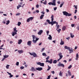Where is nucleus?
<instances>
[{
  "label": "nucleus",
  "instance_id": "13d9d810",
  "mask_svg": "<svg viewBox=\"0 0 79 79\" xmlns=\"http://www.w3.org/2000/svg\"><path fill=\"white\" fill-rule=\"evenodd\" d=\"M57 31L59 32H60V31H61V29H59V30H57Z\"/></svg>",
  "mask_w": 79,
  "mask_h": 79
},
{
  "label": "nucleus",
  "instance_id": "3c124183",
  "mask_svg": "<svg viewBox=\"0 0 79 79\" xmlns=\"http://www.w3.org/2000/svg\"><path fill=\"white\" fill-rule=\"evenodd\" d=\"M49 58H50V57L49 56H48L46 58V60H48V59H49Z\"/></svg>",
  "mask_w": 79,
  "mask_h": 79
},
{
  "label": "nucleus",
  "instance_id": "c03bdc74",
  "mask_svg": "<svg viewBox=\"0 0 79 79\" xmlns=\"http://www.w3.org/2000/svg\"><path fill=\"white\" fill-rule=\"evenodd\" d=\"M64 4V3H63L62 4H60V8H61V7H62V6H63V5Z\"/></svg>",
  "mask_w": 79,
  "mask_h": 79
},
{
  "label": "nucleus",
  "instance_id": "864d4df0",
  "mask_svg": "<svg viewBox=\"0 0 79 79\" xmlns=\"http://www.w3.org/2000/svg\"><path fill=\"white\" fill-rule=\"evenodd\" d=\"M57 9V7H55L54 8V11H56V10Z\"/></svg>",
  "mask_w": 79,
  "mask_h": 79
},
{
  "label": "nucleus",
  "instance_id": "6e6d98bb",
  "mask_svg": "<svg viewBox=\"0 0 79 79\" xmlns=\"http://www.w3.org/2000/svg\"><path fill=\"white\" fill-rule=\"evenodd\" d=\"M39 5L38 4L36 5V8H39Z\"/></svg>",
  "mask_w": 79,
  "mask_h": 79
},
{
  "label": "nucleus",
  "instance_id": "c85d7f7f",
  "mask_svg": "<svg viewBox=\"0 0 79 79\" xmlns=\"http://www.w3.org/2000/svg\"><path fill=\"white\" fill-rule=\"evenodd\" d=\"M56 63H57V60H54L53 61V63H54V64H56Z\"/></svg>",
  "mask_w": 79,
  "mask_h": 79
},
{
  "label": "nucleus",
  "instance_id": "bb28decb",
  "mask_svg": "<svg viewBox=\"0 0 79 79\" xmlns=\"http://www.w3.org/2000/svg\"><path fill=\"white\" fill-rule=\"evenodd\" d=\"M4 58L5 59V58H7L8 56H9V55H5L3 56Z\"/></svg>",
  "mask_w": 79,
  "mask_h": 79
},
{
  "label": "nucleus",
  "instance_id": "0eeeda50",
  "mask_svg": "<svg viewBox=\"0 0 79 79\" xmlns=\"http://www.w3.org/2000/svg\"><path fill=\"white\" fill-rule=\"evenodd\" d=\"M37 64L38 65H40V66H44V63H41L40 62H39L37 63Z\"/></svg>",
  "mask_w": 79,
  "mask_h": 79
},
{
  "label": "nucleus",
  "instance_id": "7ed1b4c3",
  "mask_svg": "<svg viewBox=\"0 0 79 79\" xmlns=\"http://www.w3.org/2000/svg\"><path fill=\"white\" fill-rule=\"evenodd\" d=\"M46 22H47V23H48L49 24H51L52 26H53V24H54V23H53L52 22H50V20L48 19L46 20Z\"/></svg>",
  "mask_w": 79,
  "mask_h": 79
},
{
  "label": "nucleus",
  "instance_id": "a211bd4d",
  "mask_svg": "<svg viewBox=\"0 0 79 79\" xmlns=\"http://www.w3.org/2000/svg\"><path fill=\"white\" fill-rule=\"evenodd\" d=\"M49 37L48 38V39L49 40H52V36L51 35H49Z\"/></svg>",
  "mask_w": 79,
  "mask_h": 79
},
{
  "label": "nucleus",
  "instance_id": "a18cd8bd",
  "mask_svg": "<svg viewBox=\"0 0 79 79\" xmlns=\"http://www.w3.org/2000/svg\"><path fill=\"white\" fill-rule=\"evenodd\" d=\"M20 69H23L24 68V67L23 66H21L20 67Z\"/></svg>",
  "mask_w": 79,
  "mask_h": 79
},
{
  "label": "nucleus",
  "instance_id": "aec40b11",
  "mask_svg": "<svg viewBox=\"0 0 79 79\" xmlns=\"http://www.w3.org/2000/svg\"><path fill=\"white\" fill-rule=\"evenodd\" d=\"M18 52H19V53H20V54H21V53H23V52H24L22 50H19L18 51Z\"/></svg>",
  "mask_w": 79,
  "mask_h": 79
},
{
  "label": "nucleus",
  "instance_id": "423d86ee",
  "mask_svg": "<svg viewBox=\"0 0 79 79\" xmlns=\"http://www.w3.org/2000/svg\"><path fill=\"white\" fill-rule=\"evenodd\" d=\"M46 63H49L50 64H52L53 63V60L51 59L50 60V61L48 60H47L46 61Z\"/></svg>",
  "mask_w": 79,
  "mask_h": 79
},
{
  "label": "nucleus",
  "instance_id": "b1692460",
  "mask_svg": "<svg viewBox=\"0 0 79 79\" xmlns=\"http://www.w3.org/2000/svg\"><path fill=\"white\" fill-rule=\"evenodd\" d=\"M53 17H54V15H52L51 17V21L52 22L53 21Z\"/></svg>",
  "mask_w": 79,
  "mask_h": 79
},
{
  "label": "nucleus",
  "instance_id": "69168bd1",
  "mask_svg": "<svg viewBox=\"0 0 79 79\" xmlns=\"http://www.w3.org/2000/svg\"><path fill=\"white\" fill-rule=\"evenodd\" d=\"M74 18L75 19H76V18H77V17H76V16H74Z\"/></svg>",
  "mask_w": 79,
  "mask_h": 79
},
{
  "label": "nucleus",
  "instance_id": "58836bf2",
  "mask_svg": "<svg viewBox=\"0 0 79 79\" xmlns=\"http://www.w3.org/2000/svg\"><path fill=\"white\" fill-rule=\"evenodd\" d=\"M9 66H10L9 65H7L6 66V68H7V69H8V68H9Z\"/></svg>",
  "mask_w": 79,
  "mask_h": 79
},
{
  "label": "nucleus",
  "instance_id": "c9c22d12",
  "mask_svg": "<svg viewBox=\"0 0 79 79\" xmlns=\"http://www.w3.org/2000/svg\"><path fill=\"white\" fill-rule=\"evenodd\" d=\"M71 15H72V14H69V13H68V14H67V16H71Z\"/></svg>",
  "mask_w": 79,
  "mask_h": 79
},
{
  "label": "nucleus",
  "instance_id": "a878e982",
  "mask_svg": "<svg viewBox=\"0 0 79 79\" xmlns=\"http://www.w3.org/2000/svg\"><path fill=\"white\" fill-rule=\"evenodd\" d=\"M44 16V15H41L40 16V19H43V17Z\"/></svg>",
  "mask_w": 79,
  "mask_h": 79
},
{
  "label": "nucleus",
  "instance_id": "39448f33",
  "mask_svg": "<svg viewBox=\"0 0 79 79\" xmlns=\"http://www.w3.org/2000/svg\"><path fill=\"white\" fill-rule=\"evenodd\" d=\"M30 54L31 55H32L34 57H37V54L35 53V52L32 53H30Z\"/></svg>",
  "mask_w": 79,
  "mask_h": 79
},
{
  "label": "nucleus",
  "instance_id": "e433bc0d",
  "mask_svg": "<svg viewBox=\"0 0 79 79\" xmlns=\"http://www.w3.org/2000/svg\"><path fill=\"white\" fill-rule=\"evenodd\" d=\"M21 6L19 4V6H17V9H19V8H20V7H21Z\"/></svg>",
  "mask_w": 79,
  "mask_h": 79
},
{
  "label": "nucleus",
  "instance_id": "7c9ffc66",
  "mask_svg": "<svg viewBox=\"0 0 79 79\" xmlns=\"http://www.w3.org/2000/svg\"><path fill=\"white\" fill-rule=\"evenodd\" d=\"M42 55L44 56H47V55L45 53H43Z\"/></svg>",
  "mask_w": 79,
  "mask_h": 79
},
{
  "label": "nucleus",
  "instance_id": "f3484780",
  "mask_svg": "<svg viewBox=\"0 0 79 79\" xmlns=\"http://www.w3.org/2000/svg\"><path fill=\"white\" fill-rule=\"evenodd\" d=\"M22 42H23V41L22 40H18V44H21Z\"/></svg>",
  "mask_w": 79,
  "mask_h": 79
},
{
  "label": "nucleus",
  "instance_id": "4c0bfd02",
  "mask_svg": "<svg viewBox=\"0 0 79 79\" xmlns=\"http://www.w3.org/2000/svg\"><path fill=\"white\" fill-rule=\"evenodd\" d=\"M59 56H62V53L61 52H60L58 54Z\"/></svg>",
  "mask_w": 79,
  "mask_h": 79
},
{
  "label": "nucleus",
  "instance_id": "4468645a",
  "mask_svg": "<svg viewBox=\"0 0 79 79\" xmlns=\"http://www.w3.org/2000/svg\"><path fill=\"white\" fill-rule=\"evenodd\" d=\"M69 51H70L69 53H73V48H71L69 49Z\"/></svg>",
  "mask_w": 79,
  "mask_h": 79
},
{
  "label": "nucleus",
  "instance_id": "bf43d9fd",
  "mask_svg": "<svg viewBox=\"0 0 79 79\" xmlns=\"http://www.w3.org/2000/svg\"><path fill=\"white\" fill-rule=\"evenodd\" d=\"M77 29L78 31H79V26L77 27Z\"/></svg>",
  "mask_w": 79,
  "mask_h": 79
},
{
  "label": "nucleus",
  "instance_id": "2f4dec72",
  "mask_svg": "<svg viewBox=\"0 0 79 79\" xmlns=\"http://www.w3.org/2000/svg\"><path fill=\"white\" fill-rule=\"evenodd\" d=\"M48 68L47 70V71H49V70L51 69V67L49 66V65H48Z\"/></svg>",
  "mask_w": 79,
  "mask_h": 79
},
{
  "label": "nucleus",
  "instance_id": "412c9836",
  "mask_svg": "<svg viewBox=\"0 0 79 79\" xmlns=\"http://www.w3.org/2000/svg\"><path fill=\"white\" fill-rule=\"evenodd\" d=\"M63 75V73L61 72V71H60L59 73V75L60 76H62V75Z\"/></svg>",
  "mask_w": 79,
  "mask_h": 79
},
{
  "label": "nucleus",
  "instance_id": "f257e3e1",
  "mask_svg": "<svg viewBox=\"0 0 79 79\" xmlns=\"http://www.w3.org/2000/svg\"><path fill=\"white\" fill-rule=\"evenodd\" d=\"M32 37H33V40L32 42L34 43V44H35L37 42V40H39V38H37V37L35 36V35H32Z\"/></svg>",
  "mask_w": 79,
  "mask_h": 79
},
{
  "label": "nucleus",
  "instance_id": "c756f323",
  "mask_svg": "<svg viewBox=\"0 0 79 79\" xmlns=\"http://www.w3.org/2000/svg\"><path fill=\"white\" fill-rule=\"evenodd\" d=\"M70 35H71V37L72 38H73L74 37V35H73V34L72 33H70Z\"/></svg>",
  "mask_w": 79,
  "mask_h": 79
},
{
  "label": "nucleus",
  "instance_id": "de8ad7c7",
  "mask_svg": "<svg viewBox=\"0 0 79 79\" xmlns=\"http://www.w3.org/2000/svg\"><path fill=\"white\" fill-rule=\"evenodd\" d=\"M60 60L61 59H62V58H63V55L62 56H60Z\"/></svg>",
  "mask_w": 79,
  "mask_h": 79
},
{
  "label": "nucleus",
  "instance_id": "4be33fe9",
  "mask_svg": "<svg viewBox=\"0 0 79 79\" xmlns=\"http://www.w3.org/2000/svg\"><path fill=\"white\" fill-rule=\"evenodd\" d=\"M66 27L65 26H64L62 27V30H63V31H65V30H66Z\"/></svg>",
  "mask_w": 79,
  "mask_h": 79
},
{
  "label": "nucleus",
  "instance_id": "ddd939ff",
  "mask_svg": "<svg viewBox=\"0 0 79 79\" xmlns=\"http://www.w3.org/2000/svg\"><path fill=\"white\" fill-rule=\"evenodd\" d=\"M7 73H8V74H9V75H10V76H9V77H13V75H11V74L10 73L8 72H7Z\"/></svg>",
  "mask_w": 79,
  "mask_h": 79
},
{
  "label": "nucleus",
  "instance_id": "1a4fd4ad",
  "mask_svg": "<svg viewBox=\"0 0 79 79\" xmlns=\"http://www.w3.org/2000/svg\"><path fill=\"white\" fill-rule=\"evenodd\" d=\"M36 69L37 71H41V70H42V69H43L42 67H38V68H36Z\"/></svg>",
  "mask_w": 79,
  "mask_h": 79
},
{
  "label": "nucleus",
  "instance_id": "09e8293b",
  "mask_svg": "<svg viewBox=\"0 0 79 79\" xmlns=\"http://www.w3.org/2000/svg\"><path fill=\"white\" fill-rule=\"evenodd\" d=\"M77 9H76L75 10V12H74V13L75 14H76V13H77Z\"/></svg>",
  "mask_w": 79,
  "mask_h": 79
},
{
  "label": "nucleus",
  "instance_id": "8fccbe9b",
  "mask_svg": "<svg viewBox=\"0 0 79 79\" xmlns=\"http://www.w3.org/2000/svg\"><path fill=\"white\" fill-rule=\"evenodd\" d=\"M42 50L41 51V52H44V50H45V48H43L41 49Z\"/></svg>",
  "mask_w": 79,
  "mask_h": 79
},
{
  "label": "nucleus",
  "instance_id": "2eb2a0df",
  "mask_svg": "<svg viewBox=\"0 0 79 79\" xmlns=\"http://www.w3.org/2000/svg\"><path fill=\"white\" fill-rule=\"evenodd\" d=\"M64 48H65V49H67V50H69L70 48H71L68 47V46H67L66 45H65L64 46Z\"/></svg>",
  "mask_w": 79,
  "mask_h": 79
},
{
  "label": "nucleus",
  "instance_id": "9d476101",
  "mask_svg": "<svg viewBox=\"0 0 79 79\" xmlns=\"http://www.w3.org/2000/svg\"><path fill=\"white\" fill-rule=\"evenodd\" d=\"M63 13L64 15H65L66 16H68V12L65 11H63Z\"/></svg>",
  "mask_w": 79,
  "mask_h": 79
},
{
  "label": "nucleus",
  "instance_id": "f8f14e48",
  "mask_svg": "<svg viewBox=\"0 0 79 79\" xmlns=\"http://www.w3.org/2000/svg\"><path fill=\"white\" fill-rule=\"evenodd\" d=\"M42 33H43V30H41L38 32V35H41Z\"/></svg>",
  "mask_w": 79,
  "mask_h": 79
},
{
  "label": "nucleus",
  "instance_id": "603ef678",
  "mask_svg": "<svg viewBox=\"0 0 79 79\" xmlns=\"http://www.w3.org/2000/svg\"><path fill=\"white\" fill-rule=\"evenodd\" d=\"M74 26H75V24H71V26L72 27H74Z\"/></svg>",
  "mask_w": 79,
  "mask_h": 79
},
{
  "label": "nucleus",
  "instance_id": "72a5a7b5",
  "mask_svg": "<svg viewBox=\"0 0 79 79\" xmlns=\"http://www.w3.org/2000/svg\"><path fill=\"white\" fill-rule=\"evenodd\" d=\"M73 7H75V9H76V10H77V6L74 5L73 6Z\"/></svg>",
  "mask_w": 79,
  "mask_h": 79
},
{
  "label": "nucleus",
  "instance_id": "49530a36",
  "mask_svg": "<svg viewBox=\"0 0 79 79\" xmlns=\"http://www.w3.org/2000/svg\"><path fill=\"white\" fill-rule=\"evenodd\" d=\"M19 62H17L16 63V66H19Z\"/></svg>",
  "mask_w": 79,
  "mask_h": 79
},
{
  "label": "nucleus",
  "instance_id": "20e7f679",
  "mask_svg": "<svg viewBox=\"0 0 79 79\" xmlns=\"http://www.w3.org/2000/svg\"><path fill=\"white\" fill-rule=\"evenodd\" d=\"M33 19V17H31L27 19V23H29V22H30V21H32V19Z\"/></svg>",
  "mask_w": 79,
  "mask_h": 79
},
{
  "label": "nucleus",
  "instance_id": "774afa93",
  "mask_svg": "<svg viewBox=\"0 0 79 79\" xmlns=\"http://www.w3.org/2000/svg\"><path fill=\"white\" fill-rule=\"evenodd\" d=\"M60 27V25H58L57 26V29H58Z\"/></svg>",
  "mask_w": 79,
  "mask_h": 79
},
{
  "label": "nucleus",
  "instance_id": "6e6552de",
  "mask_svg": "<svg viewBox=\"0 0 79 79\" xmlns=\"http://www.w3.org/2000/svg\"><path fill=\"white\" fill-rule=\"evenodd\" d=\"M58 66H62L64 68V65L63 64H61V62H59V64H58Z\"/></svg>",
  "mask_w": 79,
  "mask_h": 79
},
{
  "label": "nucleus",
  "instance_id": "f03ea898",
  "mask_svg": "<svg viewBox=\"0 0 79 79\" xmlns=\"http://www.w3.org/2000/svg\"><path fill=\"white\" fill-rule=\"evenodd\" d=\"M53 2H49L48 3V5H53V6H55L56 5V3L55 2H56V0H53Z\"/></svg>",
  "mask_w": 79,
  "mask_h": 79
},
{
  "label": "nucleus",
  "instance_id": "5fc2aeb1",
  "mask_svg": "<svg viewBox=\"0 0 79 79\" xmlns=\"http://www.w3.org/2000/svg\"><path fill=\"white\" fill-rule=\"evenodd\" d=\"M51 73L53 74H55V71H51Z\"/></svg>",
  "mask_w": 79,
  "mask_h": 79
},
{
  "label": "nucleus",
  "instance_id": "a19ab883",
  "mask_svg": "<svg viewBox=\"0 0 79 79\" xmlns=\"http://www.w3.org/2000/svg\"><path fill=\"white\" fill-rule=\"evenodd\" d=\"M12 34L13 36H15V32L14 31H13L12 33Z\"/></svg>",
  "mask_w": 79,
  "mask_h": 79
},
{
  "label": "nucleus",
  "instance_id": "e2e57ef3",
  "mask_svg": "<svg viewBox=\"0 0 79 79\" xmlns=\"http://www.w3.org/2000/svg\"><path fill=\"white\" fill-rule=\"evenodd\" d=\"M33 14H35V13H36V11H34L33 12Z\"/></svg>",
  "mask_w": 79,
  "mask_h": 79
},
{
  "label": "nucleus",
  "instance_id": "4d7b16f0",
  "mask_svg": "<svg viewBox=\"0 0 79 79\" xmlns=\"http://www.w3.org/2000/svg\"><path fill=\"white\" fill-rule=\"evenodd\" d=\"M49 31H47V35H48V34H49Z\"/></svg>",
  "mask_w": 79,
  "mask_h": 79
},
{
  "label": "nucleus",
  "instance_id": "393cba45",
  "mask_svg": "<svg viewBox=\"0 0 79 79\" xmlns=\"http://www.w3.org/2000/svg\"><path fill=\"white\" fill-rule=\"evenodd\" d=\"M31 71H35V69H34V67H32L31 69Z\"/></svg>",
  "mask_w": 79,
  "mask_h": 79
},
{
  "label": "nucleus",
  "instance_id": "37998d69",
  "mask_svg": "<svg viewBox=\"0 0 79 79\" xmlns=\"http://www.w3.org/2000/svg\"><path fill=\"white\" fill-rule=\"evenodd\" d=\"M9 23H10V21L9 20H8L7 21V23H6V25H8V24H9Z\"/></svg>",
  "mask_w": 79,
  "mask_h": 79
},
{
  "label": "nucleus",
  "instance_id": "cd10ccee",
  "mask_svg": "<svg viewBox=\"0 0 79 79\" xmlns=\"http://www.w3.org/2000/svg\"><path fill=\"white\" fill-rule=\"evenodd\" d=\"M16 29H17V28H16V27L14 28V32H18V30H17Z\"/></svg>",
  "mask_w": 79,
  "mask_h": 79
},
{
  "label": "nucleus",
  "instance_id": "5701e85b",
  "mask_svg": "<svg viewBox=\"0 0 79 79\" xmlns=\"http://www.w3.org/2000/svg\"><path fill=\"white\" fill-rule=\"evenodd\" d=\"M68 74L69 76H71V72H70V71L69 70L68 71Z\"/></svg>",
  "mask_w": 79,
  "mask_h": 79
},
{
  "label": "nucleus",
  "instance_id": "473e14b6",
  "mask_svg": "<svg viewBox=\"0 0 79 79\" xmlns=\"http://www.w3.org/2000/svg\"><path fill=\"white\" fill-rule=\"evenodd\" d=\"M21 22H18L17 25H18V26H20V25H21Z\"/></svg>",
  "mask_w": 79,
  "mask_h": 79
},
{
  "label": "nucleus",
  "instance_id": "338daca9",
  "mask_svg": "<svg viewBox=\"0 0 79 79\" xmlns=\"http://www.w3.org/2000/svg\"><path fill=\"white\" fill-rule=\"evenodd\" d=\"M69 39H70V37H68V38H66V39H67V40H69Z\"/></svg>",
  "mask_w": 79,
  "mask_h": 79
},
{
  "label": "nucleus",
  "instance_id": "9b49d317",
  "mask_svg": "<svg viewBox=\"0 0 79 79\" xmlns=\"http://www.w3.org/2000/svg\"><path fill=\"white\" fill-rule=\"evenodd\" d=\"M64 42L63 41V40H62V39H61L60 40V44L61 45H64Z\"/></svg>",
  "mask_w": 79,
  "mask_h": 79
},
{
  "label": "nucleus",
  "instance_id": "680f3d73",
  "mask_svg": "<svg viewBox=\"0 0 79 79\" xmlns=\"http://www.w3.org/2000/svg\"><path fill=\"white\" fill-rule=\"evenodd\" d=\"M52 23H53L54 24H56V21H53Z\"/></svg>",
  "mask_w": 79,
  "mask_h": 79
},
{
  "label": "nucleus",
  "instance_id": "dca6fc26",
  "mask_svg": "<svg viewBox=\"0 0 79 79\" xmlns=\"http://www.w3.org/2000/svg\"><path fill=\"white\" fill-rule=\"evenodd\" d=\"M78 58H79V54L78 53H77L76 55V60H78Z\"/></svg>",
  "mask_w": 79,
  "mask_h": 79
},
{
  "label": "nucleus",
  "instance_id": "79ce46f5",
  "mask_svg": "<svg viewBox=\"0 0 79 79\" xmlns=\"http://www.w3.org/2000/svg\"><path fill=\"white\" fill-rule=\"evenodd\" d=\"M50 77H51V75H49L48 76V78H47V79H50Z\"/></svg>",
  "mask_w": 79,
  "mask_h": 79
},
{
  "label": "nucleus",
  "instance_id": "0e129e2a",
  "mask_svg": "<svg viewBox=\"0 0 79 79\" xmlns=\"http://www.w3.org/2000/svg\"><path fill=\"white\" fill-rule=\"evenodd\" d=\"M16 16H18V15H20V14L19 13H18L16 14Z\"/></svg>",
  "mask_w": 79,
  "mask_h": 79
},
{
  "label": "nucleus",
  "instance_id": "ea45409f",
  "mask_svg": "<svg viewBox=\"0 0 79 79\" xmlns=\"http://www.w3.org/2000/svg\"><path fill=\"white\" fill-rule=\"evenodd\" d=\"M72 68V65H70L68 67V69H71Z\"/></svg>",
  "mask_w": 79,
  "mask_h": 79
},
{
  "label": "nucleus",
  "instance_id": "f704fd0d",
  "mask_svg": "<svg viewBox=\"0 0 79 79\" xmlns=\"http://www.w3.org/2000/svg\"><path fill=\"white\" fill-rule=\"evenodd\" d=\"M47 3V0H45V2H43V3L44 4V5H46Z\"/></svg>",
  "mask_w": 79,
  "mask_h": 79
},
{
  "label": "nucleus",
  "instance_id": "6ab92c4d",
  "mask_svg": "<svg viewBox=\"0 0 79 79\" xmlns=\"http://www.w3.org/2000/svg\"><path fill=\"white\" fill-rule=\"evenodd\" d=\"M27 44L28 45H31V42L30 41H28L27 43Z\"/></svg>",
  "mask_w": 79,
  "mask_h": 79
},
{
  "label": "nucleus",
  "instance_id": "052dcab7",
  "mask_svg": "<svg viewBox=\"0 0 79 79\" xmlns=\"http://www.w3.org/2000/svg\"><path fill=\"white\" fill-rule=\"evenodd\" d=\"M36 13H39V10H37L36 11Z\"/></svg>",
  "mask_w": 79,
  "mask_h": 79
}]
</instances>
